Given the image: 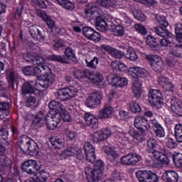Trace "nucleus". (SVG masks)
<instances>
[{"label": "nucleus", "mask_w": 182, "mask_h": 182, "mask_svg": "<svg viewBox=\"0 0 182 182\" xmlns=\"http://www.w3.org/2000/svg\"><path fill=\"white\" fill-rule=\"evenodd\" d=\"M85 14L89 19H95V26L100 32H106L107 29V21H110V15L103 13L102 9L94 6L90 8H86Z\"/></svg>", "instance_id": "obj_1"}, {"label": "nucleus", "mask_w": 182, "mask_h": 182, "mask_svg": "<svg viewBox=\"0 0 182 182\" xmlns=\"http://www.w3.org/2000/svg\"><path fill=\"white\" fill-rule=\"evenodd\" d=\"M24 59L28 62H31L33 65H37V66L34 68V75L37 76L39 80H41L45 73L50 72V68L48 65H45L46 59L36 55L35 53H28L27 57H24Z\"/></svg>", "instance_id": "obj_2"}, {"label": "nucleus", "mask_w": 182, "mask_h": 182, "mask_svg": "<svg viewBox=\"0 0 182 182\" xmlns=\"http://www.w3.org/2000/svg\"><path fill=\"white\" fill-rule=\"evenodd\" d=\"M105 171V163L102 160H98L95 164V167L88 165L85 167V173L88 182H98L103 176Z\"/></svg>", "instance_id": "obj_3"}, {"label": "nucleus", "mask_w": 182, "mask_h": 182, "mask_svg": "<svg viewBox=\"0 0 182 182\" xmlns=\"http://www.w3.org/2000/svg\"><path fill=\"white\" fill-rule=\"evenodd\" d=\"M176 43L168 48L170 58H182V24L177 23L175 28Z\"/></svg>", "instance_id": "obj_4"}, {"label": "nucleus", "mask_w": 182, "mask_h": 182, "mask_svg": "<svg viewBox=\"0 0 182 182\" xmlns=\"http://www.w3.org/2000/svg\"><path fill=\"white\" fill-rule=\"evenodd\" d=\"M156 21H158L160 25H161L164 27L167 28L168 26V22L166 21V17L164 16H161L160 14L156 15ZM166 28L163 27H154V31L157 35H159V36H161L162 38H166V39L173 38V34L170 33Z\"/></svg>", "instance_id": "obj_5"}, {"label": "nucleus", "mask_w": 182, "mask_h": 182, "mask_svg": "<svg viewBox=\"0 0 182 182\" xmlns=\"http://www.w3.org/2000/svg\"><path fill=\"white\" fill-rule=\"evenodd\" d=\"M55 82V75L52 73V69L50 71L45 73L41 80L36 81V86L41 92H45L50 85Z\"/></svg>", "instance_id": "obj_6"}, {"label": "nucleus", "mask_w": 182, "mask_h": 182, "mask_svg": "<svg viewBox=\"0 0 182 182\" xmlns=\"http://www.w3.org/2000/svg\"><path fill=\"white\" fill-rule=\"evenodd\" d=\"M79 90L74 87H68L60 89L55 93V97L58 100H69L77 95Z\"/></svg>", "instance_id": "obj_7"}, {"label": "nucleus", "mask_w": 182, "mask_h": 182, "mask_svg": "<svg viewBox=\"0 0 182 182\" xmlns=\"http://www.w3.org/2000/svg\"><path fill=\"white\" fill-rule=\"evenodd\" d=\"M136 177L139 182H158L159 176L150 171H138Z\"/></svg>", "instance_id": "obj_8"}, {"label": "nucleus", "mask_w": 182, "mask_h": 182, "mask_svg": "<svg viewBox=\"0 0 182 182\" xmlns=\"http://www.w3.org/2000/svg\"><path fill=\"white\" fill-rule=\"evenodd\" d=\"M146 59L150 61L153 70L157 73H161L164 69V63L159 55H148Z\"/></svg>", "instance_id": "obj_9"}, {"label": "nucleus", "mask_w": 182, "mask_h": 182, "mask_svg": "<svg viewBox=\"0 0 182 182\" xmlns=\"http://www.w3.org/2000/svg\"><path fill=\"white\" fill-rule=\"evenodd\" d=\"M103 94L102 92H93L86 100L85 105L87 107L96 108L102 105Z\"/></svg>", "instance_id": "obj_10"}, {"label": "nucleus", "mask_w": 182, "mask_h": 182, "mask_svg": "<svg viewBox=\"0 0 182 182\" xmlns=\"http://www.w3.org/2000/svg\"><path fill=\"white\" fill-rule=\"evenodd\" d=\"M47 128L55 130L60 123V115L58 113L49 112L46 118Z\"/></svg>", "instance_id": "obj_11"}, {"label": "nucleus", "mask_w": 182, "mask_h": 182, "mask_svg": "<svg viewBox=\"0 0 182 182\" xmlns=\"http://www.w3.org/2000/svg\"><path fill=\"white\" fill-rule=\"evenodd\" d=\"M163 95L159 90H151L149 93V101L154 107H160Z\"/></svg>", "instance_id": "obj_12"}, {"label": "nucleus", "mask_w": 182, "mask_h": 182, "mask_svg": "<svg viewBox=\"0 0 182 182\" xmlns=\"http://www.w3.org/2000/svg\"><path fill=\"white\" fill-rule=\"evenodd\" d=\"M22 168L27 174H35L41 170V166H39L36 160L29 159L22 164Z\"/></svg>", "instance_id": "obj_13"}, {"label": "nucleus", "mask_w": 182, "mask_h": 182, "mask_svg": "<svg viewBox=\"0 0 182 182\" xmlns=\"http://www.w3.org/2000/svg\"><path fill=\"white\" fill-rule=\"evenodd\" d=\"M110 136H112V131H110V129H104L95 132L92 137L93 141L99 143V141H103V140H105L107 137H110Z\"/></svg>", "instance_id": "obj_14"}, {"label": "nucleus", "mask_w": 182, "mask_h": 182, "mask_svg": "<svg viewBox=\"0 0 182 182\" xmlns=\"http://www.w3.org/2000/svg\"><path fill=\"white\" fill-rule=\"evenodd\" d=\"M158 82L166 92H173L174 90V84H173V82L168 77L161 75L158 77Z\"/></svg>", "instance_id": "obj_15"}, {"label": "nucleus", "mask_w": 182, "mask_h": 182, "mask_svg": "<svg viewBox=\"0 0 182 182\" xmlns=\"http://www.w3.org/2000/svg\"><path fill=\"white\" fill-rule=\"evenodd\" d=\"M84 149L85 151L86 159L90 163H95L96 160V155L95 154V147L90 142H86L84 144Z\"/></svg>", "instance_id": "obj_16"}, {"label": "nucleus", "mask_w": 182, "mask_h": 182, "mask_svg": "<svg viewBox=\"0 0 182 182\" xmlns=\"http://www.w3.org/2000/svg\"><path fill=\"white\" fill-rule=\"evenodd\" d=\"M114 114V108L110 105H107L102 107L99 112V119L106 120L107 119H112Z\"/></svg>", "instance_id": "obj_17"}, {"label": "nucleus", "mask_w": 182, "mask_h": 182, "mask_svg": "<svg viewBox=\"0 0 182 182\" xmlns=\"http://www.w3.org/2000/svg\"><path fill=\"white\" fill-rule=\"evenodd\" d=\"M5 153V147L0 144V156ZM11 164V160L6 156H2L0 159V171H5L9 168Z\"/></svg>", "instance_id": "obj_18"}, {"label": "nucleus", "mask_w": 182, "mask_h": 182, "mask_svg": "<svg viewBox=\"0 0 182 182\" xmlns=\"http://www.w3.org/2000/svg\"><path fill=\"white\" fill-rule=\"evenodd\" d=\"M49 177H50L49 172L46 171L45 169H43L38 173H35L34 175L31 177V179L33 181V182H46L48 181V178H49Z\"/></svg>", "instance_id": "obj_19"}, {"label": "nucleus", "mask_w": 182, "mask_h": 182, "mask_svg": "<svg viewBox=\"0 0 182 182\" xmlns=\"http://www.w3.org/2000/svg\"><path fill=\"white\" fill-rule=\"evenodd\" d=\"M134 126L136 129L142 130H149L150 129L149 120L144 117H136L134 119Z\"/></svg>", "instance_id": "obj_20"}, {"label": "nucleus", "mask_w": 182, "mask_h": 182, "mask_svg": "<svg viewBox=\"0 0 182 182\" xmlns=\"http://www.w3.org/2000/svg\"><path fill=\"white\" fill-rule=\"evenodd\" d=\"M153 130L157 137H164L166 136V132L164 128L161 125L160 122L157 119H154L150 121Z\"/></svg>", "instance_id": "obj_21"}, {"label": "nucleus", "mask_w": 182, "mask_h": 182, "mask_svg": "<svg viewBox=\"0 0 182 182\" xmlns=\"http://www.w3.org/2000/svg\"><path fill=\"white\" fill-rule=\"evenodd\" d=\"M171 109L178 116H182V102L177 97H173L170 102Z\"/></svg>", "instance_id": "obj_22"}, {"label": "nucleus", "mask_w": 182, "mask_h": 182, "mask_svg": "<svg viewBox=\"0 0 182 182\" xmlns=\"http://www.w3.org/2000/svg\"><path fill=\"white\" fill-rule=\"evenodd\" d=\"M33 82H26L22 86V92L23 95H26L28 93H31V95H36V96H38L39 95V88L36 86V89L33 87Z\"/></svg>", "instance_id": "obj_23"}, {"label": "nucleus", "mask_w": 182, "mask_h": 182, "mask_svg": "<svg viewBox=\"0 0 182 182\" xmlns=\"http://www.w3.org/2000/svg\"><path fill=\"white\" fill-rule=\"evenodd\" d=\"M149 153V154H151V156H153L156 160H158V161L162 163V164H168V163H170V156H167L166 154L158 151L157 148L154 151Z\"/></svg>", "instance_id": "obj_24"}, {"label": "nucleus", "mask_w": 182, "mask_h": 182, "mask_svg": "<svg viewBox=\"0 0 182 182\" xmlns=\"http://www.w3.org/2000/svg\"><path fill=\"white\" fill-rule=\"evenodd\" d=\"M85 120L87 126H89V127H91V129H95L99 127V120L96 119L95 115L87 112L85 114Z\"/></svg>", "instance_id": "obj_25"}, {"label": "nucleus", "mask_w": 182, "mask_h": 182, "mask_svg": "<svg viewBox=\"0 0 182 182\" xmlns=\"http://www.w3.org/2000/svg\"><path fill=\"white\" fill-rule=\"evenodd\" d=\"M65 156L70 157L72 156H75L78 157L80 160H83V154H82V149L78 147H69L64 151Z\"/></svg>", "instance_id": "obj_26"}, {"label": "nucleus", "mask_w": 182, "mask_h": 182, "mask_svg": "<svg viewBox=\"0 0 182 182\" xmlns=\"http://www.w3.org/2000/svg\"><path fill=\"white\" fill-rule=\"evenodd\" d=\"M18 145L23 153L28 154L29 151V146H31V141L26 137V136H22L18 140Z\"/></svg>", "instance_id": "obj_27"}, {"label": "nucleus", "mask_w": 182, "mask_h": 182, "mask_svg": "<svg viewBox=\"0 0 182 182\" xmlns=\"http://www.w3.org/2000/svg\"><path fill=\"white\" fill-rule=\"evenodd\" d=\"M85 75L87 79L92 83H101L103 81V76L100 73H95L90 70H86Z\"/></svg>", "instance_id": "obj_28"}, {"label": "nucleus", "mask_w": 182, "mask_h": 182, "mask_svg": "<svg viewBox=\"0 0 182 182\" xmlns=\"http://www.w3.org/2000/svg\"><path fill=\"white\" fill-rule=\"evenodd\" d=\"M162 178L166 182H178V175L174 171H166L164 173Z\"/></svg>", "instance_id": "obj_29"}, {"label": "nucleus", "mask_w": 182, "mask_h": 182, "mask_svg": "<svg viewBox=\"0 0 182 182\" xmlns=\"http://www.w3.org/2000/svg\"><path fill=\"white\" fill-rule=\"evenodd\" d=\"M111 83L112 86H115L116 87H124V86H127L129 81L126 77L114 76L112 78Z\"/></svg>", "instance_id": "obj_30"}, {"label": "nucleus", "mask_w": 182, "mask_h": 182, "mask_svg": "<svg viewBox=\"0 0 182 182\" xmlns=\"http://www.w3.org/2000/svg\"><path fill=\"white\" fill-rule=\"evenodd\" d=\"M114 137L117 141L123 146L129 143V136H127V134L123 132L122 130L117 131L114 133Z\"/></svg>", "instance_id": "obj_31"}, {"label": "nucleus", "mask_w": 182, "mask_h": 182, "mask_svg": "<svg viewBox=\"0 0 182 182\" xmlns=\"http://www.w3.org/2000/svg\"><path fill=\"white\" fill-rule=\"evenodd\" d=\"M48 107L51 110L50 113H53L54 112V114H59L63 110L65 106L58 101L53 100L50 102Z\"/></svg>", "instance_id": "obj_32"}, {"label": "nucleus", "mask_w": 182, "mask_h": 182, "mask_svg": "<svg viewBox=\"0 0 182 182\" xmlns=\"http://www.w3.org/2000/svg\"><path fill=\"white\" fill-rule=\"evenodd\" d=\"M7 80L9 83L14 87V85H18L19 75L16 73L11 70L7 75Z\"/></svg>", "instance_id": "obj_33"}, {"label": "nucleus", "mask_w": 182, "mask_h": 182, "mask_svg": "<svg viewBox=\"0 0 182 182\" xmlns=\"http://www.w3.org/2000/svg\"><path fill=\"white\" fill-rule=\"evenodd\" d=\"M56 4H58L64 8L65 9H70L72 11L73 9H75V4L72 3V1L69 0H53Z\"/></svg>", "instance_id": "obj_34"}, {"label": "nucleus", "mask_w": 182, "mask_h": 182, "mask_svg": "<svg viewBox=\"0 0 182 182\" xmlns=\"http://www.w3.org/2000/svg\"><path fill=\"white\" fill-rule=\"evenodd\" d=\"M9 104L8 102H0V119H5L9 115Z\"/></svg>", "instance_id": "obj_35"}, {"label": "nucleus", "mask_w": 182, "mask_h": 182, "mask_svg": "<svg viewBox=\"0 0 182 182\" xmlns=\"http://www.w3.org/2000/svg\"><path fill=\"white\" fill-rule=\"evenodd\" d=\"M43 123H45V113L43 112H39L34 117L33 124H34V126L41 127Z\"/></svg>", "instance_id": "obj_36"}, {"label": "nucleus", "mask_w": 182, "mask_h": 182, "mask_svg": "<svg viewBox=\"0 0 182 182\" xmlns=\"http://www.w3.org/2000/svg\"><path fill=\"white\" fill-rule=\"evenodd\" d=\"M102 150L112 160H114L119 157L117 152H116V151H114V149L110 146H103Z\"/></svg>", "instance_id": "obj_37"}, {"label": "nucleus", "mask_w": 182, "mask_h": 182, "mask_svg": "<svg viewBox=\"0 0 182 182\" xmlns=\"http://www.w3.org/2000/svg\"><path fill=\"white\" fill-rule=\"evenodd\" d=\"M29 32H30V35L36 41H39V39H41V31H39V28H38V26L33 25L30 26Z\"/></svg>", "instance_id": "obj_38"}, {"label": "nucleus", "mask_w": 182, "mask_h": 182, "mask_svg": "<svg viewBox=\"0 0 182 182\" xmlns=\"http://www.w3.org/2000/svg\"><path fill=\"white\" fill-rule=\"evenodd\" d=\"M133 92L136 97L139 99V97H141V82H135L132 86Z\"/></svg>", "instance_id": "obj_39"}, {"label": "nucleus", "mask_w": 182, "mask_h": 182, "mask_svg": "<svg viewBox=\"0 0 182 182\" xmlns=\"http://www.w3.org/2000/svg\"><path fill=\"white\" fill-rule=\"evenodd\" d=\"M58 114L60 115V119L61 117L63 122H67L68 123L72 122V116H70V114L66 110L65 107H64Z\"/></svg>", "instance_id": "obj_40"}, {"label": "nucleus", "mask_w": 182, "mask_h": 182, "mask_svg": "<svg viewBox=\"0 0 182 182\" xmlns=\"http://www.w3.org/2000/svg\"><path fill=\"white\" fill-rule=\"evenodd\" d=\"M147 147L148 153L154 151L157 149V140L154 138H150L147 141Z\"/></svg>", "instance_id": "obj_41"}, {"label": "nucleus", "mask_w": 182, "mask_h": 182, "mask_svg": "<svg viewBox=\"0 0 182 182\" xmlns=\"http://www.w3.org/2000/svg\"><path fill=\"white\" fill-rule=\"evenodd\" d=\"M99 5L103 8H114L116 6V1L114 0H100Z\"/></svg>", "instance_id": "obj_42"}, {"label": "nucleus", "mask_w": 182, "mask_h": 182, "mask_svg": "<svg viewBox=\"0 0 182 182\" xmlns=\"http://www.w3.org/2000/svg\"><path fill=\"white\" fill-rule=\"evenodd\" d=\"M112 68L113 69H117L119 70V72H125L127 69V66H126V64L119 62V61H112L111 64Z\"/></svg>", "instance_id": "obj_43"}, {"label": "nucleus", "mask_w": 182, "mask_h": 182, "mask_svg": "<svg viewBox=\"0 0 182 182\" xmlns=\"http://www.w3.org/2000/svg\"><path fill=\"white\" fill-rule=\"evenodd\" d=\"M38 153L39 147H38V144L35 142H30V146L27 154H30V156H35V154H38Z\"/></svg>", "instance_id": "obj_44"}, {"label": "nucleus", "mask_w": 182, "mask_h": 182, "mask_svg": "<svg viewBox=\"0 0 182 182\" xmlns=\"http://www.w3.org/2000/svg\"><path fill=\"white\" fill-rule=\"evenodd\" d=\"M175 137L178 143H182V125L176 124L175 126Z\"/></svg>", "instance_id": "obj_45"}, {"label": "nucleus", "mask_w": 182, "mask_h": 182, "mask_svg": "<svg viewBox=\"0 0 182 182\" xmlns=\"http://www.w3.org/2000/svg\"><path fill=\"white\" fill-rule=\"evenodd\" d=\"M112 33L114 36H123L124 35V28L122 26H116L112 28Z\"/></svg>", "instance_id": "obj_46"}, {"label": "nucleus", "mask_w": 182, "mask_h": 182, "mask_svg": "<svg viewBox=\"0 0 182 182\" xmlns=\"http://www.w3.org/2000/svg\"><path fill=\"white\" fill-rule=\"evenodd\" d=\"M26 106L28 107H36V106H39V102L36 100V97H28L26 101Z\"/></svg>", "instance_id": "obj_47"}, {"label": "nucleus", "mask_w": 182, "mask_h": 182, "mask_svg": "<svg viewBox=\"0 0 182 182\" xmlns=\"http://www.w3.org/2000/svg\"><path fill=\"white\" fill-rule=\"evenodd\" d=\"M48 60L60 62V63H66V57L62 55H52L47 57Z\"/></svg>", "instance_id": "obj_48"}, {"label": "nucleus", "mask_w": 182, "mask_h": 182, "mask_svg": "<svg viewBox=\"0 0 182 182\" xmlns=\"http://www.w3.org/2000/svg\"><path fill=\"white\" fill-rule=\"evenodd\" d=\"M125 56L127 59H129V60H132V61H135L137 60L138 59V56H137V53H136L134 52V50L128 48L127 50V53L125 54Z\"/></svg>", "instance_id": "obj_49"}, {"label": "nucleus", "mask_w": 182, "mask_h": 182, "mask_svg": "<svg viewBox=\"0 0 182 182\" xmlns=\"http://www.w3.org/2000/svg\"><path fill=\"white\" fill-rule=\"evenodd\" d=\"M146 44L149 45V46H151V48H156V46H157L156 38H154L153 36H147L146 38Z\"/></svg>", "instance_id": "obj_50"}, {"label": "nucleus", "mask_w": 182, "mask_h": 182, "mask_svg": "<svg viewBox=\"0 0 182 182\" xmlns=\"http://www.w3.org/2000/svg\"><path fill=\"white\" fill-rule=\"evenodd\" d=\"M120 163L124 166H132V158L130 154L122 156L121 158Z\"/></svg>", "instance_id": "obj_51"}, {"label": "nucleus", "mask_w": 182, "mask_h": 182, "mask_svg": "<svg viewBox=\"0 0 182 182\" xmlns=\"http://www.w3.org/2000/svg\"><path fill=\"white\" fill-rule=\"evenodd\" d=\"M134 29L136 32H139V33H141V35H147V29L144 26L140 23H136L134 25Z\"/></svg>", "instance_id": "obj_52"}, {"label": "nucleus", "mask_w": 182, "mask_h": 182, "mask_svg": "<svg viewBox=\"0 0 182 182\" xmlns=\"http://www.w3.org/2000/svg\"><path fill=\"white\" fill-rule=\"evenodd\" d=\"M129 109L133 113H139L141 112V107L137 102H132L129 104Z\"/></svg>", "instance_id": "obj_53"}, {"label": "nucleus", "mask_w": 182, "mask_h": 182, "mask_svg": "<svg viewBox=\"0 0 182 182\" xmlns=\"http://www.w3.org/2000/svg\"><path fill=\"white\" fill-rule=\"evenodd\" d=\"M128 73H129V76H132V77L136 79V77H138V75H139V67L129 68L128 70Z\"/></svg>", "instance_id": "obj_54"}, {"label": "nucleus", "mask_w": 182, "mask_h": 182, "mask_svg": "<svg viewBox=\"0 0 182 182\" xmlns=\"http://www.w3.org/2000/svg\"><path fill=\"white\" fill-rule=\"evenodd\" d=\"M130 156L132 166H135V164H137L141 160V156L137 154H130Z\"/></svg>", "instance_id": "obj_55"}, {"label": "nucleus", "mask_w": 182, "mask_h": 182, "mask_svg": "<svg viewBox=\"0 0 182 182\" xmlns=\"http://www.w3.org/2000/svg\"><path fill=\"white\" fill-rule=\"evenodd\" d=\"M129 134L134 140H142L143 134L133 129L129 131Z\"/></svg>", "instance_id": "obj_56"}, {"label": "nucleus", "mask_w": 182, "mask_h": 182, "mask_svg": "<svg viewBox=\"0 0 182 182\" xmlns=\"http://www.w3.org/2000/svg\"><path fill=\"white\" fill-rule=\"evenodd\" d=\"M65 55L68 59L72 60L75 59L76 58V55H75V51L72 50L70 47H68L65 50Z\"/></svg>", "instance_id": "obj_57"}, {"label": "nucleus", "mask_w": 182, "mask_h": 182, "mask_svg": "<svg viewBox=\"0 0 182 182\" xmlns=\"http://www.w3.org/2000/svg\"><path fill=\"white\" fill-rule=\"evenodd\" d=\"M134 16L136 21H139L140 22H144L146 21V16L141 11H135Z\"/></svg>", "instance_id": "obj_58"}, {"label": "nucleus", "mask_w": 182, "mask_h": 182, "mask_svg": "<svg viewBox=\"0 0 182 182\" xmlns=\"http://www.w3.org/2000/svg\"><path fill=\"white\" fill-rule=\"evenodd\" d=\"M87 67L91 68V69H96L97 65H99V59L97 57H95L90 62H87Z\"/></svg>", "instance_id": "obj_59"}, {"label": "nucleus", "mask_w": 182, "mask_h": 182, "mask_svg": "<svg viewBox=\"0 0 182 182\" xmlns=\"http://www.w3.org/2000/svg\"><path fill=\"white\" fill-rule=\"evenodd\" d=\"M50 143L53 146L58 147V144L60 145L63 144V139L59 138V136H53L50 139Z\"/></svg>", "instance_id": "obj_60"}, {"label": "nucleus", "mask_w": 182, "mask_h": 182, "mask_svg": "<svg viewBox=\"0 0 182 182\" xmlns=\"http://www.w3.org/2000/svg\"><path fill=\"white\" fill-rule=\"evenodd\" d=\"M86 70H84L83 71L80 70H77L74 72V76L76 79H83V77H86Z\"/></svg>", "instance_id": "obj_61"}, {"label": "nucleus", "mask_w": 182, "mask_h": 182, "mask_svg": "<svg viewBox=\"0 0 182 182\" xmlns=\"http://www.w3.org/2000/svg\"><path fill=\"white\" fill-rule=\"evenodd\" d=\"M149 71L142 67H139L138 77H148Z\"/></svg>", "instance_id": "obj_62"}, {"label": "nucleus", "mask_w": 182, "mask_h": 182, "mask_svg": "<svg viewBox=\"0 0 182 182\" xmlns=\"http://www.w3.org/2000/svg\"><path fill=\"white\" fill-rule=\"evenodd\" d=\"M23 73L26 75V76H33L34 75V68L33 67H25L23 69Z\"/></svg>", "instance_id": "obj_63"}, {"label": "nucleus", "mask_w": 182, "mask_h": 182, "mask_svg": "<svg viewBox=\"0 0 182 182\" xmlns=\"http://www.w3.org/2000/svg\"><path fill=\"white\" fill-rule=\"evenodd\" d=\"M95 30H93L92 28L90 27H84L82 29V32L84 33V36L87 38V39H90V38L92 36V34Z\"/></svg>", "instance_id": "obj_64"}]
</instances>
